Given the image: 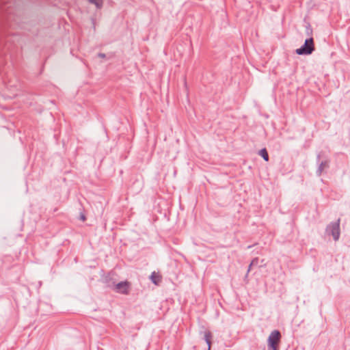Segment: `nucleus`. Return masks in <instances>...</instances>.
I'll return each instance as SVG.
<instances>
[{
	"mask_svg": "<svg viewBox=\"0 0 350 350\" xmlns=\"http://www.w3.org/2000/svg\"><path fill=\"white\" fill-rule=\"evenodd\" d=\"M280 338L281 335L278 331L275 330L272 332L268 338V343L270 348L273 350H278Z\"/></svg>",
	"mask_w": 350,
	"mask_h": 350,
	"instance_id": "f257e3e1",
	"label": "nucleus"
},
{
	"mask_svg": "<svg viewBox=\"0 0 350 350\" xmlns=\"http://www.w3.org/2000/svg\"><path fill=\"white\" fill-rule=\"evenodd\" d=\"M314 51V42L312 38L306 40L303 46L296 50V53L299 55H308Z\"/></svg>",
	"mask_w": 350,
	"mask_h": 350,
	"instance_id": "f03ea898",
	"label": "nucleus"
},
{
	"mask_svg": "<svg viewBox=\"0 0 350 350\" xmlns=\"http://www.w3.org/2000/svg\"><path fill=\"white\" fill-rule=\"evenodd\" d=\"M116 289L118 293H127L129 289V284L126 282H120L116 285Z\"/></svg>",
	"mask_w": 350,
	"mask_h": 350,
	"instance_id": "7ed1b4c3",
	"label": "nucleus"
},
{
	"mask_svg": "<svg viewBox=\"0 0 350 350\" xmlns=\"http://www.w3.org/2000/svg\"><path fill=\"white\" fill-rule=\"evenodd\" d=\"M161 279V277L159 273H157L155 272L152 273L151 275V280L155 284H158L160 282Z\"/></svg>",
	"mask_w": 350,
	"mask_h": 350,
	"instance_id": "20e7f679",
	"label": "nucleus"
},
{
	"mask_svg": "<svg viewBox=\"0 0 350 350\" xmlns=\"http://www.w3.org/2000/svg\"><path fill=\"white\" fill-rule=\"evenodd\" d=\"M332 235L335 240H338L339 237V224H336L332 231Z\"/></svg>",
	"mask_w": 350,
	"mask_h": 350,
	"instance_id": "39448f33",
	"label": "nucleus"
},
{
	"mask_svg": "<svg viewBox=\"0 0 350 350\" xmlns=\"http://www.w3.org/2000/svg\"><path fill=\"white\" fill-rule=\"evenodd\" d=\"M260 155L265 160V161H268L269 160V156H268V153L266 150V149H262L260 151Z\"/></svg>",
	"mask_w": 350,
	"mask_h": 350,
	"instance_id": "423d86ee",
	"label": "nucleus"
},
{
	"mask_svg": "<svg viewBox=\"0 0 350 350\" xmlns=\"http://www.w3.org/2000/svg\"><path fill=\"white\" fill-rule=\"evenodd\" d=\"M205 338H206V341L207 345H208V349L209 350L210 347H211V334H206V336H205Z\"/></svg>",
	"mask_w": 350,
	"mask_h": 350,
	"instance_id": "0eeeda50",
	"label": "nucleus"
},
{
	"mask_svg": "<svg viewBox=\"0 0 350 350\" xmlns=\"http://www.w3.org/2000/svg\"><path fill=\"white\" fill-rule=\"evenodd\" d=\"M90 2L94 3L97 7H100L102 5V0H90Z\"/></svg>",
	"mask_w": 350,
	"mask_h": 350,
	"instance_id": "6e6552de",
	"label": "nucleus"
}]
</instances>
